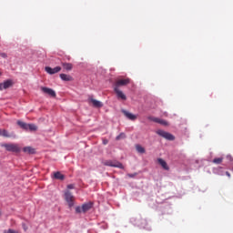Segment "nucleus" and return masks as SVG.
Returning a JSON list of instances; mask_svg holds the SVG:
<instances>
[{
    "label": "nucleus",
    "mask_w": 233,
    "mask_h": 233,
    "mask_svg": "<svg viewBox=\"0 0 233 233\" xmlns=\"http://www.w3.org/2000/svg\"><path fill=\"white\" fill-rule=\"evenodd\" d=\"M151 121H154L155 123H158L159 125H163L164 127L168 126V122H167V120L160 119V118H157V117L151 118Z\"/></svg>",
    "instance_id": "nucleus-14"
},
{
    "label": "nucleus",
    "mask_w": 233,
    "mask_h": 233,
    "mask_svg": "<svg viewBox=\"0 0 233 233\" xmlns=\"http://www.w3.org/2000/svg\"><path fill=\"white\" fill-rule=\"evenodd\" d=\"M157 163L164 168V170H170V167H168V164H167V161H165L163 158H157Z\"/></svg>",
    "instance_id": "nucleus-13"
},
{
    "label": "nucleus",
    "mask_w": 233,
    "mask_h": 233,
    "mask_svg": "<svg viewBox=\"0 0 233 233\" xmlns=\"http://www.w3.org/2000/svg\"><path fill=\"white\" fill-rule=\"evenodd\" d=\"M22 227H23L25 232H26L28 230V226H26L25 223L22 224Z\"/></svg>",
    "instance_id": "nucleus-27"
},
{
    "label": "nucleus",
    "mask_w": 233,
    "mask_h": 233,
    "mask_svg": "<svg viewBox=\"0 0 233 233\" xmlns=\"http://www.w3.org/2000/svg\"><path fill=\"white\" fill-rule=\"evenodd\" d=\"M114 92L116 94L117 99H122V101H127V95L123 93V91L119 90V88H115Z\"/></svg>",
    "instance_id": "nucleus-9"
},
{
    "label": "nucleus",
    "mask_w": 233,
    "mask_h": 233,
    "mask_svg": "<svg viewBox=\"0 0 233 233\" xmlns=\"http://www.w3.org/2000/svg\"><path fill=\"white\" fill-rule=\"evenodd\" d=\"M1 147L5 148L7 152H14L15 154L21 152V147L18 144H1Z\"/></svg>",
    "instance_id": "nucleus-1"
},
{
    "label": "nucleus",
    "mask_w": 233,
    "mask_h": 233,
    "mask_svg": "<svg viewBox=\"0 0 233 233\" xmlns=\"http://www.w3.org/2000/svg\"><path fill=\"white\" fill-rule=\"evenodd\" d=\"M65 199H66V203L68 204V207L70 208H72V207H74V196L72 195V193L70 191H66L65 193Z\"/></svg>",
    "instance_id": "nucleus-6"
},
{
    "label": "nucleus",
    "mask_w": 233,
    "mask_h": 233,
    "mask_svg": "<svg viewBox=\"0 0 233 233\" xmlns=\"http://www.w3.org/2000/svg\"><path fill=\"white\" fill-rule=\"evenodd\" d=\"M41 91L44 93V94H46L47 96H50V97H56V91H54V89L50 88V87H45V86H42L41 87Z\"/></svg>",
    "instance_id": "nucleus-7"
},
{
    "label": "nucleus",
    "mask_w": 233,
    "mask_h": 233,
    "mask_svg": "<svg viewBox=\"0 0 233 233\" xmlns=\"http://www.w3.org/2000/svg\"><path fill=\"white\" fill-rule=\"evenodd\" d=\"M125 137H126V136H125V133H120V134L116 137V141H119V139H123Z\"/></svg>",
    "instance_id": "nucleus-24"
},
{
    "label": "nucleus",
    "mask_w": 233,
    "mask_h": 233,
    "mask_svg": "<svg viewBox=\"0 0 233 233\" xmlns=\"http://www.w3.org/2000/svg\"><path fill=\"white\" fill-rule=\"evenodd\" d=\"M106 143H108V141H107V140H105V141H104V145H106Z\"/></svg>",
    "instance_id": "nucleus-31"
},
{
    "label": "nucleus",
    "mask_w": 233,
    "mask_h": 233,
    "mask_svg": "<svg viewBox=\"0 0 233 233\" xmlns=\"http://www.w3.org/2000/svg\"><path fill=\"white\" fill-rule=\"evenodd\" d=\"M60 79H62V81H74L72 76L66 74H60Z\"/></svg>",
    "instance_id": "nucleus-15"
},
{
    "label": "nucleus",
    "mask_w": 233,
    "mask_h": 233,
    "mask_svg": "<svg viewBox=\"0 0 233 233\" xmlns=\"http://www.w3.org/2000/svg\"><path fill=\"white\" fill-rule=\"evenodd\" d=\"M213 163H215V165H221V163H223V157L214 158Z\"/></svg>",
    "instance_id": "nucleus-23"
},
{
    "label": "nucleus",
    "mask_w": 233,
    "mask_h": 233,
    "mask_svg": "<svg viewBox=\"0 0 233 233\" xmlns=\"http://www.w3.org/2000/svg\"><path fill=\"white\" fill-rule=\"evenodd\" d=\"M14 86V81L12 80H6L4 83L0 84V90H6L7 88H10L11 86Z\"/></svg>",
    "instance_id": "nucleus-8"
},
{
    "label": "nucleus",
    "mask_w": 233,
    "mask_h": 233,
    "mask_svg": "<svg viewBox=\"0 0 233 233\" xmlns=\"http://www.w3.org/2000/svg\"><path fill=\"white\" fill-rule=\"evenodd\" d=\"M27 130H30L31 132H35V130H37V126L34 124H27Z\"/></svg>",
    "instance_id": "nucleus-21"
},
{
    "label": "nucleus",
    "mask_w": 233,
    "mask_h": 233,
    "mask_svg": "<svg viewBox=\"0 0 233 233\" xmlns=\"http://www.w3.org/2000/svg\"><path fill=\"white\" fill-rule=\"evenodd\" d=\"M4 233H20L19 231L14 230V229H8L7 231Z\"/></svg>",
    "instance_id": "nucleus-25"
},
{
    "label": "nucleus",
    "mask_w": 233,
    "mask_h": 233,
    "mask_svg": "<svg viewBox=\"0 0 233 233\" xmlns=\"http://www.w3.org/2000/svg\"><path fill=\"white\" fill-rule=\"evenodd\" d=\"M17 125L20 128H23V130H28V124H26L21 120H18Z\"/></svg>",
    "instance_id": "nucleus-18"
},
{
    "label": "nucleus",
    "mask_w": 233,
    "mask_h": 233,
    "mask_svg": "<svg viewBox=\"0 0 233 233\" xmlns=\"http://www.w3.org/2000/svg\"><path fill=\"white\" fill-rule=\"evenodd\" d=\"M104 165L106 167H114L115 168H125L121 162H114L112 160H106V162H104Z\"/></svg>",
    "instance_id": "nucleus-5"
},
{
    "label": "nucleus",
    "mask_w": 233,
    "mask_h": 233,
    "mask_svg": "<svg viewBox=\"0 0 233 233\" xmlns=\"http://www.w3.org/2000/svg\"><path fill=\"white\" fill-rule=\"evenodd\" d=\"M25 154H35V149L32 147H25L23 148Z\"/></svg>",
    "instance_id": "nucleus-16"
},
{
    "label": "nucleus",
    "mask_w": 233,
    "mask_h": 233,
    "mask_svg": "<svg viewBox=\"0 0 233 233\" xmlns=\"http://www.w3.org/2000/svg\"><path fill=\"white\" fill-rule=\"evenodd\" d=\"M54 178L63 181V180H65V175H63L61 172L57 171V172L54 173Z\"/></svg>",
    "instance_id": "nucleus-17"
},
{
    "label": "nucleus",
    "mask_w": 233,
    "mask_h": 233,
    "mask_svg": "<svg viewBox=\"0 0 233 233\" xmlns=\"http://www.w3.org/2000/svg\"><path fill=\"white\" fill-rule=\"evenodd\" d=\"M127 176L128 177H136V176H137V173L128 174Z\"/></svg>",
    "instance_id": "nucleus-28"
},
{
    "label": "nucleus",
    "mask_w": 233,
    "mask_h": 233,
    "mask_svg": "<svg viewBox=\"0 0 233 233\" xmlns=\"http://www.w3.org/2000/svg\"><path fill=\"white\" fill-rule=\"evenodd\" d=\"M157 134L161 137H164V139H167V141H174V139H176V137H174V135L161 129L157 130Z\"/></svg>",
    "instance_id": "nucleus-4"
},
{
    "label": "nucleus",
    "mask_w": 233,
    "mask_h": 233,
    "mask_svg": "<svg viewBox=\"0 0 233 233\" xmlns=\"http://www.w3.org/2000/svg\"><path fill=\"white\" fill-rule=\"evenodd\" d=\"M0 215H1V211H0Z\"/></svg>",
    "instance_id": "nucleus-32"
},
{
    "label": "nucleus",
    "mask_w": 233,
    "mask_h": 233,
    "mask_svg": "<svg viewBox=\"0 0 233 233\" xmlns=\"http://www.w3.org/2000/svg\"><path fill=\"white\" fill-rule=\"evenodd\" d=\"M226 174H227V176H228V177H230V173L226 172Z\"/></svg>",
    "instance_id": "nucleus-30"
},
{
    "label": "nucleus",
    "mask_w": 233,
    "mask_h": 233,
    "mask_svg": "<svg viewBox=\"0 0 233 233\" xmlns=\"http://www.w3.org/2000/svg\"><path fill=\"white\" fill-rule=\"evenodd\" d=\"M67 188H69V189L74 188V185H72V184L68 185V186H67Z\"/></svg>",
    "instance_id": "nucleus-29"
},
{
    "label": "nucleus",
    "mask_w": 233,
    "mask_h": 233,
    "mask_svg": "<svg viewBox=\"0 0 233 233\" xmlns=\"http://www.w3.org/2000/svg\"><path fill=\"white\" fill-rule=\"evenodd\" d=\"M1 57H3L4 59H6L8 57V56L6 55V53H0Z\"/></svg>",
    "instance_id": "nucleus-26"
},
{
    "label": "nucleus",
    "mask_w": 233,
    "mask_h": 233,
    "mask_svg": "<svg viewBox=\"0 0 233 233\" xmlns=\"http://www.w3.org/2000/svg\"><path fill=\"white\" fill-rule=\"evenodd\" d=\"M0 136L3 137H11V136L8 134V131L5 129H0Z\"/></svg>",
    "instance_id": "nucleus-22"
},
{
    "label": "nucleus",
    "mask_w": 233,
    "mask_h": 233,
    "mask_svg": "<svg viewBox=\"0 0 233 233\" xmlns=\"http://www.w3.org/2000/svg\"><path fill=\"white\" fill-rule=\"evenodd\" d=\"M89 103H92L93 106H95V108H101L103 107V103L99 100L94 99V98H89L88 99Z\"/></svg>",
    "instance_id": "nucleus-11"
},
{
    "label": "nucleus",
    "mask_w": 233,
    "mask_h": 233,
    "mask_svg": "<svg viewBox=\"0 0 233 233\" xmlns=\"http://www.w3.org/2000/svg\"><path fill=\"white\" fill-rule=\"evenodd\" d=\"M62 66L64 70L70 71L72 68H74V66L71 63H62Z\"/></svg>",
    "instance_id": "nucleus-19"
},
{
    "label": "nucleus",
    "mask_w": 233,
    "mask_h": 233,
    "mask_svg": "<svg viewBox=\"0 0 233 233\" xmlns=\"http://www.w3.org/2000/svg\"><path fill=\"white\" fill-rule=\"evenodd\" d=\"M136 150L138 152V154H145L146 152L145 147H143L141 145H137Z\"/></svg>",
    "instance_id": "nucleus-20"
},
{
    "label": "nucleus",
    "mask_w": 233,
    "mask_h": 233,
    "mask_svg": "<svg viewBox=\"0 0 233 233\" xmlns=\"http://www.w3.org/2000/svg\"><path fill=\"white\" fill-rule=\"evenodd\" d=\"M124 116H126V117H127V119H130V121H136V119H137V116L127 110H122Z\"/></svg>",
    "instance_id": "nucleus-12"
},
{
    "label": "nucleus",
    "mask_w": 233,
    "mask_h": 233,
    "mask_svg": "<svg viewBox=\"0 0 233 233\" xmlns=\"http://www.w3.org/2000/svg\"><path fill=\"white\" fill-rule=\"evenodd\" d=\"M92 207H94V203L92 202H88L86 204H83L82 207H76V214H81V212H88V210H90V208H92Z\"/></svg>",
    "instance_id": "nucleus-2"
},
{
    "label": "nucleus",
    "mask_w": 233,
    "mask_h": 233,
    "mask_svg": "<svg viewBox=\"0 0 233 233\" xmlns=\"http://www.w3.org/2000/svg\"><path fill=\"white\" fill-rule=\"evenodd\" d=\"M61 70V66H56V67H50V66H46V72H47V74H50L51 76H53V74H57L59 73V71Z\"/></svg>",
    "instance_id": "nucleus-10"
},
{
    "label": "nucleus",
    "mask_w": 233,
    "mask_h": 233,
    "mask_svg": "<svg viewBox=\"0 0 233 233\" xmlns=\"http://www.w3.org/2000/svg\"><path fill=\"white\" fill-rule=\"evenodd\" d=\"M127 85H130V78H119L116 79L114 83V89L119 88V86H127Z\"/></svg>",
    "instance_id": "nucleus-3"
}]
</instances>
